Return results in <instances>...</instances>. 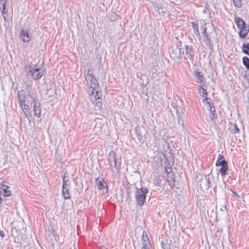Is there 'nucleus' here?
<instances>
[{
  "label": "nucleus",
  "mask_w": 249,
  "mask_h": 249,
  "mask_svg": "<svg viewBox=\"0 0 249 249\" xmlns=\"http://www.w3.org/2000/svg\"><path fill=\"white\" fill-rule=\"evenodd\" d=\"M27 94L24 90L21 89L18 91L17 98L19 106L25 117H28L30 107L26 103L27 101H30L31 104H34L33 109L34 115L36 117L40 116L41 109L40 104L38 101L37 95L36 90L33 89L32 85H27L26 88Z\"/></svg>",
  "instance_id": "nucleus-1"
},
{
  "label": "nucleus",
  "mask_w": 249,
  "mask_h": 249,
  "mask_svg": "<svg viewBox=\"0 0 249 249\" xmlns=\"http://www.w3.org/2000/svg\"><path fill=\"white\" fill-rule=\"evenodd\" d=\"M87 84L86 89L88 90L90 96H93L96 100L95 109H100L102 107V104L100 99L99 85L97 79L95 77L93 73L88 70L87 77L86 78Z\"/></svg>",
  "instance_id": "nucleus-2"
},
{
  "label": "nucleus",
  "mask_w": 249,
  "mask_h": 249,
  "mask_svg": "<svg viewBox=\"0 0 249 249\" xmlns=\"http://www.w3.org/2000/svg\"><path fill=\"white\" fill-rule=\"evenodd\" d=\"M107 161L112 171L115 169L117 172H119L121 169V160L116 155L114 151H111L107 157Z\"/></svg>",
  "instance_id": "nucleus-3"
},
{
  "label": "nucleus",
  "mask_w": 249,
  "mask_h": 249,
  "mask_svg": "<svg viewBox=\"0 0 249 249\" xmlns=\"http://www.w3.org/2000/svg\"><path fill=\"white\" fill-rule=\"evenodd\" d=\"M136 191L135 193V196L137 204L140 206H142L145 201L146 198V195L148 193V189L146 187H142L140 189H138L136 187Z\"/></svg>",
  "instance_id": "nucleus-4"
},
{
  "label": "nucleus",
  "mask_w": 249,
  "mask_h": 249,
  "mask_svg": "<svg viewBox=\"0 0 249 249\" xmlns=\"http://www.w3.org/2000/svg\"><path fill=\"white\" fill-rule=\"evenodd\" d=\"M235 22L240 30L239 35L242 38L246 37L248 33L249 32V29L246 27L245 22L240 17L235 18Z\"/></svg>",
  "instance_id": "nucleus-5"
},
{
  "label": "nucleus",
  "mask_w": 249,
  "mask_h": 249,
  "mask_svg": "<svg viewBox=\"0 0 249 249\" xmlns=\"http://www.w3.org/2000/svg\"><path fill=\"white\" fill-rule=\"evenodd\" d=\"M33 67L30 65H27L25 67V69L28 71L29 73H31V75L35 80L40 79L43 76V71L41 68L39 67Z\"/></svg>",
  "instance_id": "nucleus-6"
},
{
  "label": "nucleus",
  "mask_w": 249,
  "mask_h": 249,
  "mask_svg": "<svg viewBox=\"0 0 249 249\" xmlns=\"http://www.w3.org/2000/svg\"><path fill=\"white\" fill-rule=\"evenodd\" d=\"M181 49L177 47L170 53L171 58L177 63H180L182 60V55L184 54V52Z\"/></svg>",
  "instance_id": "nucleus-7"
},
{
  "label": "nucleus",
  "mask_w": 249,
  "mask_h": 249,
  "mask_svg": "<svg viewBox=\"0 0 249 249\" xmlns=\"http://www.w3.org/2000/svg\"><path fill=\"white\" fill-rule=\"evenodd\" d=\"M201 29L203 30L202 34L205 37L204 41L206 45L209 48L210 50H213V42L211 40L208 34L207 33L206 24L205 23L201 26Z\"/></svg>",
  "instance_id": "nucleus-8"
},
{
  "label": "nucleus",
  "mask_w": 249,
  "mask_h": 249,
  "mask_svg": "<svg viewBox=\"0 0 249 249\" xmlns=\"http://www.w3.org/2000/svg\"><path fill=\"white\" fill-rule=\"evenodd\" d=\"M217 164L218 165H216V166H221L220 168L219 169V173L222 177H225L227 174V171L228 170L227 161L225 159H223L220 161V162L218 161Z\"/></svg>",
  "instance_id": "nucleus-9"
},
{
  "label": "nucleus",
  "mask_w": 249,
  "mask_h": 249,
  "mask_svg": "<svg viewBox=\"0 0 249 249\" xmlns=\"http://www.w3.org/2000/svg\"><path fill=\"white\" fill-rule=\"evenodd\" d=\"M185 53L186 56L185 57V59H188L193 62L194 60V52L192 46L188 45L185 46Z\"/></svg>",
  "instance_id": "nucleus-10"
},
{
  "label": "nucleus",
  "mask_w": 249,
  "mask_h": 249,
  "mask_svg": "<svg viewBox=\"0 0 249 249\" xmlns=\"http://www.w3.org/2000/svg\"><path fill=\"white\" fill-rule=\"evenodd\" d=\"M95 184L97 186L99 190H102L104 189H106V193L107 192V186L106 182L104 181V179L101 178V180H99V178H97L95 179Z\"/></svg>",
  "instance_id": "nucleus-11"
},
{
  "label": "nucleus",
  "mask_w": 249,
  "mask_h": 249,
  "mask_svg": "<svg viewBox=\"0 0 249 249\" xmlns=\"http://www.w3.org/2000/svg\"><path fill=\"white\" fill-rule=\"evenodd\" d=\"M6 0H4L3 2H2L0 5V10H1L2 16L4 18L5 21L7 22L9 20L8 15L7 13L8 10L6 9L5 4Z\"/></svg>",
  "instance_id": "nucleus-12"
},
{
  "label": "nucleus",
  "mask_w": 249,
  "mask_h": 249,
  "mask_svg": "<svg viewBox=\"0 0 249 249\" xmlns=\"http://www.w3.org/2000/svg\"><path fill=\"white\" fill-rule=\"evenodd\" d=\"M194 76L196 79V82L200 84V85H205V82L204 81V77L201 72L197 71H194Z\"/></svg>",
  "instance_id": "nucleus-13"
},
{
  "label": "nucleus",
  "mask_w": 249,
  "mask_h": 249,
  "mask_svg": "<svg viewBox=\"0 0 249 249\" xmlns=\"http://www.w3.org/2000/svg\"><path fill=\"white\" fill-rule=\"evenodd\" d=\"M204 86V85H199V89H198V90L200 93L201 97H202L204 98L203 100V103L205 101H206L207 100L212 101V100L210 98H208V92H207L206 89H205L203 88Z\"/></svg>",
  "instance_id": "nucleus-14"
},
{
  "label": "nucleus",
  "mask_w": 249,
  "mask_h": 249,
  "mask_svg": "<svg viewBox=\"0 0 249 249\" xmlns=\"http://www.w3.org/2000/svg\"><path fill=\"white\" fill-rule=\"evenodd\" d=\"M20 36L22 41L25 42H28L31 39V37L29 35V31L21 29L20 31Z\"/></svg>",
  "instance_id": "nucleus-15"
},
{
  "label": "nucleus",
  "mask_w": 249,
  "mask_h": 249,
  "mask_svg": "<svg viewBox=\"0 0 249 249\" xmlns=\"http://www.w3.org/2000/svg\"><path fill=\"white\" fill-rule=\"evenodd\" d=\"M1 186L0 187V192L2 193L4 196H10L12 194L11 191L9 190L10 187L3 183L1 184Z\"/></svg>",
  "instance_id": "nucleus-16"
},
{
  "label": "nucleus",
  "mask_w": 249,
  "mask_h": 249,
  "mask_svg": "<svg viewBox=\"0 0 249 249\" xmlns=\"http://www.w3.org/2000/svg\"><path fill=\"white\" fill-rule=\"evenodd\" d=\"M62 195L65 199L71 198L70 186H62Z\"/></svg>",
  "instance_id": "nucleus-17"
},
{
  "label": "nucleus",
  "mask_w": 249,
  "mask_h": 249,
  "mask_svg": "<svg viewBox=\"0 0 249 249\" xmlns=\"http://www.w3.org/2000/svg\"><path fill=\"white\" fill-rule=\"evenodd\" d=\"M192 27L194 31V33L197 37H200V35L198 30V24L197 21L191 22Z\"/></svg>",
  "instance_id": "nucleus-18"
},
{
  "label": "nucleus",
  "mask_w": 249,
  "mask_h": 249,
  "mask_svg": "<svg viewBox=\"0 0 249 249\" xmlns=\"http://www.w3.org/2000/svg\"><path fill=\"white\" fill-rule=\"evenodd\" d=\"M142 241L143 242L142 247H148V245L150 244V241L149 240V238L147 236V233L145 231H143L142 235Z\"/></svg>",
  "instance_id": "nucleus-19"
},
{
  "label": "nucleus",
  "mask_w": 249,
  "mask_h": 249,
  "mask_svg": "<svg viewBox=\"0 0 249 249\" xmlns=\"http://www.w3.org/2000/svg\"><path fill=\"white\" fill-rule=\"evenodd\" d=\"M163 178V177L162 176L160 175L156 176L155 178L154 179V184L158 186H160Z\"/></svg>",
  "instance_id": "nucleus-20"
},
{
  "label": "nucleus",
  "mask_w": 249,
  "mask_h": 249,
  "mask_svg": "<svg viewBox=\"0 0 249 249\" xmlns=\"http://www.w3.org/2000/svg\"><path fill=\"white\" fill-rule=\"evenodd\" d=\"M171 241L169 242L167 240H161L160 243L162 249H171Z\"/></svg>",
  "instance_id": "nucleus-21"
},
{
  "label": "nucleus",
  "mask_w": 249,
  "mask_h": 249,
  "mask_svg": "<svg viewBox=\"0 0 249 249\" xmlns=\"http://www.w3.org/2000/svg\"><path fill=\"white\" fill-rule=\"evenodd\" d=\"M209 111H210V118L211 119V120L214 119L215 118H217V115L215 113V110L214 107H210L209 108Z\"/></svg>",
  "instance_id": "nucleus-22"
},
{
  "label": "nucleus",
  "mask_w": 249,
  "mask_h": 249,
  "mask_svg": "<svg viewBox=\"0 0 249 249\" xmlns=\"http://www.w3.org/2000/svg\"><path fill=\"white\" fill-rule=\"evenodd\" d=\"M66 174L67 173L66 172L64 174L63 176L62 177V186H70V182L69 179V177L68 176H66Z\"/></svg>",
  "instance_id": "nucleus-23"
},
{
  "label": "nucleus",
  "mask_w": 249,
  "mask_h": 249,
  "mask_svg": "<svg viewBox=\"0 0 249 249\" xmlns=\"http://www.w3.org/2000/svg\"><path fill=\"white\" fill-rule=\"evenodd\" d=\"M204 179H205V180L206 182L204 187L206 189H208L211 187V186H210L211 182L210 180V175L208 174V175H205L204 177Z\"/></svg>",
  "instance_id": "nucleus-24"
},
{
  "label": "nucleus",
  "mask_w": 249,
  "mask_h": 249,
  "mask_svg": "<svg viewBox=\"0 0 249 249\" xmlns=\"http://www.w3.org/2000/svg\"><path fill=\"white\" fill-rule=\"evenodd\" d=\"M243 52L249 55V43H244L242 46Z\"/></svg>",
  "instance_id": "nucleus-25"
},
{
  "label": "nucleus",
  "mask_w": 249,
  "mask_h": 249,
  "mask_svg": "<svg viewBox=\"0 0 249 249\" xmlns=\"http://www.w3.org/2000/svg\"><path fill=\"white\" fill-rule=\"evenodd\" d=\"M118 16L117 14L113 12H111L109 14V20L111 21H115L117 19Z\"/></svg>",
  "instance_id": "nucleus-26"
},
{
  "label": "nucleus",
  "mask_w": 249,
  "mask_h": 249,
  "mask_svg": "<svg viewBox=\"0 0 249 249\" xmlns=\"http://www.w3.org/2000/svg\"><path fill=\"white\" fill-rule=\"evenodd\" d=\"M170 179H168V181L169 182L170 185H175V176L173 173H171L170 174Z\"/></svg>",
  "instance_id": "nucleus-27"
},
{
  "label": "nucleus",
  "mask_w": 249,
  "mask_h": 249,
  "mask_svg": "<svg viewBox=\"0 0 249 249\" xmlns=\"http://www.w3.org/2000/svg\"><path fill=\"white\" fill-rule=\"evenodd\" d=\"M242 60L244 66L248 70H249V58L247 56H244Z\"/></svg>",
  "instance_id": "nucleus-28"
},
{
  "label": "nucleus",
  "mask_w": 249,
  "mask_h": 249,
  "mask_svg": "<svg viewBox=\"0 0 249 249\" xmlns=\"http://www.w3.org/2000/svg\"><path fill=\"white\" fill-rule=\"evenodd\" d=\"M241 0H233L234 6L238 8H240L241 7Z\"/></svg>",
  "instance_id": "nucleus-29"
},
{
  "label": "nucleus",
  "mask_w": 249,
  "mask_h": 249,
  "mask_svg": "<svg viewBox=\"0 0 249 249\" xmlns=\"http://www.w3.org/2000/svg\"><path fill=\"white\" fill-rule=\"evenodd\" d=\"M223 159H225L224 156L221 154H219L218 155V157H217V160L215 163V165H218V164H217L218 162L219 161V162H220V161L221 160H223Z\"/></svg>",
  "instance_id": "nucleus-30"
},
{
  "label": "nucleus",
  "mask_w": 249,
  "mask_h": 249,
  "mask_svg": "<svg viewBox=\"0 0 249 249\" xmlns=\"http://www.w3.org/2000/svg\"><path fill=\"white\" fill-rule=\"evenodd\" d=\"M172 170V169L171 166H169V167L166 166L165 167V172L169 174L168 177H170V174H171V173H171Z\"/></svg>",
  "instance_id": "nucleus-31"
},
{
  "label": "nucleus",
  "mask_w": 249,
  "mask_h": 249,
  "mask_svg": "<svg viewBox=\"0 0 249 249\" xmlns=\"http://www.w3.org/2000/svg\"><path fill=\"white\" fill-rule=\"evenodd\" d=\"M136 132L137 136V138L138 139L141 141L142 139V135L140 133L139 131L138 130V129H136Z\"/></svg>",
  "instance_id": "nucleus-32"
},
{
  "label": "nucleus",
  "mask_w": 249,
  "mask_h": 249,
  "mask_svg": "<svg viewBox=\"0 0 249 249\" xmlns=\"http://www.w3.org/2000/svg\"><path fill=\"white\" fill-rule=\"evenodd\" d=\"M157 8L159 15L161 16H164L165 12L161 8H160L159 6H157Z\"/></svg>",
  "instance_id": "nucleus-33"
},
{
  "label": "nucleus",
  "mask_w": 249,
  "mask_h": 249,
  "mask_svg": "<svg viewBox=\"0 0 249 249\" xmlns=\"http://www.w3.org/2000/svg\"><path fill=\"white\" fill-rule=\"evenodd\" d=\"M211 101L210 100H207L206 101H205L204 103H205V104H207L210 108V107L213 106V103H211Z\"/></svg>",
  "instance_id": "nucleus-34"
},
{
  "label": "nucleus",
  "mask_w": 249,
  "mask_h": 249,
  "mask_svg": "<svg viewBox=\"0 0 249 249\" xmlns=\"http://www.w3.org/2000/svg\"><path fill=\"white\" fill-rule=\"evenodd\" d=\"M239 131V129L238 128L236 124H235L234 125V133H238Z\"/></svg>",
  "instance_id": "nucleus-35"
},
{
  "label": "nucleus",
  "mask_w": 249,
  "mask_h": 249,
  "mask_svg": "<svg viewBox=\"0 0 249 249\" xmlns=\"http://www.w3.org/2000/svg\"><path fill=\"white\" fill-rule=\"evenodd\" d=\"M0 236L2 237V238H3L5 236V234H4V232L3 231H1L0 230Z\"/></svg>",
  "instance_id": "nucleus-36"
},
{
  "label": "nucleus",
  "mask_w": 249,
  "mask_h": 249,
  "mask_svg": "<svg viewBox=\"0 0 249 249\" xmlns=\"http://www.w3.org/2000/svg\"><path fill=\"white\" fill-rule=\"evenodd\" d=\"M142 249H150L148 247H142Z\"/></svg>",
  "instance_id": "nucleus-37"
},
{
  "label": "nucleus",
  "mask_w": 249,
  "mask_h": 249,
  "mask_svg": "<svg viewBox=\"0 0 249 249\" xmlns=\"http://www.w3.org/2000/svg\"><path fill=\"white\" fill-rule=\"evenodd\" d=\"M203 12L204 13H206V12H207V10H206V9H204V10H203Z\"/></svg>",
  "instance_id": "nucleus-38"
},
{
  "label": "nucleus",
  "mask_w": 249,
  "mask_h": 249,
  "mask_svg": "<svg viewBox=\"0 0 249 249\" xmlns=\"http://www.w3.org/2000/svg\"><path fill=\"white\" fill-rule=\"evenodd\" d=\"M166 147L168 148H169L170 147H169V144L168 143H166Z\"/></svg>",
  "instance_id": "nucleus-39"
},
{
  "label": "nucleus",
  "mask_w": 249,
  "mask_h": 249,
  "mask_svg": "<svg viewBox=\"0 0 249 249\" xmlns=\"http://www.w3.org/2000/svg\"><path fill=\"white\" fill-rule=\"evenodd\" d=\"M0 202L1 201V197H0Z\"/></svg>",
  "instance_id": "nucleus-40"
}]
</instances>
